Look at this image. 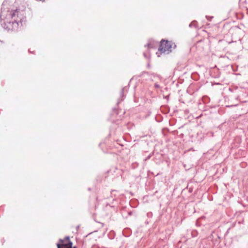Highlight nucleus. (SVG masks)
<instances>
[{
    "instance_id": "4",
    "label": "nucleus",
    "mask_w": 248,
    "mask_h": 248,
    "mask_svg": "<svg viewBox=\"0 0 248 248\" xmlns=\"http://www.w3.org/2000/svg\"><path fill=\"white\" fill-rule=\"evenodd\" d=\"M2 16H4V12H1L0 17H1Z\"/></svg>"
},
{
    "instance_id": "7",
    "label": "nucleus",
    "mask_w": 248,
    "mask_h": 248,
    "mask_svg": "<svg viewBox=\"0 0 248 248\" xmlns=\"http://www.w3.org/2000/svg\"><path fill=\"white\" fill-rule=\"evenodd\" d=\"M147 46H148V47H150V44H147Z\"/></svg>"
},
{
    "instance_id": "5",
    "label": "nucleus",
    "mask_w": 248,
    "mask_h": 248,
    "mask_svg": "<svg viewBox=\"0 0 248 248\" xmlns=\"http://www.w3.org/2000/svg\"><path fill=\"white\" fill-rule=\"evenodd\" d=\"M193 22H192V23H190V24H189V27H191V26L193 25Z\"/></svg>"
},
{
    "instance_id": "3",
    "label": "nucleus",
    "mask_w": 248,
    "mask_h": 248,
    "mask_svg": "<svg viewBox=\"0 0 248 248\" xmlns=\"http://www.w3.org/2000/svg\"><path fill=\"white\" fill-rule=\"evenodd\" d=\"M17 12L16 11H8L7 14L5 16V18L8 20L11 19H14L17 15Z\"/></svg>"
},
{
    "instance_id": "1",
    "label": "nucleus",
    "mask_w": 248,
    "mask_h": 248,
    "mask_svg": "<svg viewBox=\"0 0 248 248\" xmlns=\"http://www.w3.org/2000/svg\"><path fill=\"white\" fill-rule=\"evenodd\" d=\"M173 44L171 42L162 40L160 42L158 51L160 53L169 54L171 51Z\"/></svg>"
},
{
    "instance_id": "2",
    "label": "nucleus",
    "mask_w": 248,
    "mask_h": 248,
    "mask_svg": "<svg viewBox=\"0 0 248 248\" xmlns=\"http://www.w3.org/2000/svg\"><path fill=\"white\" fill-rule=\"evenodd\" d=\"M61 243L57 244L58 248H77L76 247H72L73 243L70 240L69 237L66 236L63 239L60 240Z\"/></svg>"
},
{
    "instance_id": "6",
    "label": "nucleus",
    "mask_w": 248,
    "mask_h": 248,
    "mask_svg": "<svg viewBox=\"0 0 248 248\" xmlns=\"http://www.w3.org/2000/svg\"><path fill=\"white\" fill-rule=\"evenodd\" d=\"M155 87H157V88L159 87V85H157V84H155Z\"/></svg>"
}]
</instances>
